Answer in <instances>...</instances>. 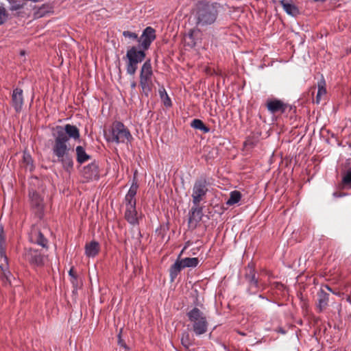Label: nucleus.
Here are the masks:
<instances>
[{
	"label": "nucleus",
	"instance_id": "f257e3e1",
	"mask_svg": "<svg viewBox=\"0 0 351 351\" xmlns=\"http://www.w3.org/2000/svg\"><path fill=\"white\" fill-rule=\"evenodd\" d=\"M52 136L54 138L52 152L57 157V159L53 161L60 162L64 170L70 172L73 167V160L69 154V147L67 142L70 138L75 141L79 140L80 130L74 125H57L52 129Z\"/></svg>",
	"mask_w": 351,
	"mask_h": 351
},
{
	"label": "nucleus",
	"instance_id": "f03ea898",
	"mask_svg": "<svg viewBox=\"0 0 351 351\" xmlns=\"http://www.w3.org/2000/svg\"><path fill=\"white\" fill-rule=\"evenodd\" d=\"M219 7L218 3H199L196 12L197 25L206 26L213 24L218 16Z\"/></svg>",
	"mask_w": 351,
	"mask_h": 351
},
{
	"label": "nucleus",
	"instance_id": "7ed1b4c3",
	"mask_svg": "<svg viewBox=\"0 0 351 351\" xmlns=\"http://www.w3.org/2000/svg\"><path fill=\"white\" fill-rule=\"evenodd\" d=\"M186 315L192 324V330L196 335H201L207 332L208 322L206 316L197 307L192 308Z\"/></svg>",
	"mask_w": 351,
	"mask_h": 351
},
{
	"label": "nucleus",
	"instance_id": "20e7f679",
	"mask_svg": "<svg viewBox=\"0 0 351 351\" xmlns=\"http://www.w3.org/2000/svg\"><path fill=\"white\" fill-rule=\"evenodd\" d=\"M146 56L145 50L133 46L128 49L126 53L127 73L134 75L137 70L138 64L142 62Z\"/></svg>",
	"mask_w": 351,
	"mask_h": 351
},
{
	"label": "nucleus",
	"instance_id": "39448f33",
	"mask_svg": "<svg viewBox=\"0 0 351 351\" xmlns=\"http://www.w3.org/2000/svg\"><path fill=\"white\" fill-rule=\"evenodd\" d=\"M131 139H132V136L123 123L119 121L113 123L110 136L107 138L108 141L119 143H125L126 141H129Z\"/></svg>",
	"mask_w": 351,
	"mask_h": 351
},
{
	"label": "nucleus",
	"instance_id": "423d86ee",
	"mask_svg": "<svg viewBox=\"0 0 351 351\" xmlns=\"http://www.w3.org/2000/svg\"><path fill=\"white\" fill-rule=\"evenodd\" d=\"M207 185L208 182L205 178H200L195 180L191 195L194 206L199 205L200 202L205 199L208 191Z\"/></svg>",
	"mask_w": 351,
	"mask_h": 351
},
{
	"label": "nucleus",
	"instance_id": "0eeeda50",
	"mask_svg": "<svg viewBox=\"0 0 351 351\" xmlns=\"http://www.w3.org/2000/svg\"><path fill=\"white\" fill-rule=\"evenodd\" d=\"M23 256L30 265L34 267H42L44 265V255L38 250L32 248L25 249Z\"/></svg>",
	"mask_w": 351,
	"mask_h": 351
},
{
	"label": "nucleus",
	"instance_id": "6e6552de",
	"mask_svg": "<svg viewBox=\"0 0 351 351\" xmlns=\"http://www.w3.org/2000/svg\"><path fill=\"white\" fill-rule=\"evenodd\" d=\"M29 197L33 212L39 219H41L43 215L44 209L43 198L34 190L29 191Z\"/></svg>",
	"mask_w": 351,
	"mask_h": 351
},
{
	"label": "nucleus",
	"instance_id": "1a4fd4ad",
	"mask_svg": "<svg viewBox=\"0 0 351 351\" xmlns=\"http://www.w3.org/2000/svg\"><path fill=\"white\" fill-rule=\"evenodd\" d=\"M245 278L248 283L247 292L250 294H256L259 289L258 278L256 273L252 267L248 266Z\"/></svg>",
	"mask_w": 351,
	"mask_h": 351
},
{
	"label": "nucleus",
	"instance_id": "9d476101",
	"mask_svg": "<svg viewBox=\"0 0 351 351\" xmlns=\"http://www.w3.org/2000/svg\"><path fill=\"white\" fill-rule=\"evenodd\" d=\"M156 38V31L152 27H147L143 32L142 35L138 39V48L143 50H147L151 43Z\"/></svg>",
	"mask_w": 351,
	"mask_h": 351
},
{
	"label": "nucleus",
	"instance_id": "9b49d317",
	"mask_svg": "<svg viewBox=\"0 0 351 351\" xmlns=\"http://www.w3.org/2000/svg\"><path fill=\"white\" fill-rule=\"evenodd\" d=\"M82 177L86 180H97L99 178V167L95 160L83 167L81 171Z\"/></svg>",
	"mask_w": 351,
	"mask_h": 351
},
{
	"label": "nucleus",
	"instance_id": "f8f14e48",
	"mask_svg": "<svg viewBox=\"0 0 351 351\" xmlns=\"http://www.w3.org/2000/svg\"><path fill=\"white\" fill-rule=\"evenodd\" d=\"M203 217V208L199 205L194 206L189 211V226L195 229Z\"/></svg>",
	"mask_w": 351,
	"mask_h": 351
},
{
	"label": "nucleus",
	"instance_id": "ddd939ff",
	"mask_svg": "<svg viewBox=\"0 0 351 351\" xmlns=\"http://www.w3.org/2000/svg\"><path fill=\"white\" fill-rule=\"evenodd\" d=\"M266 106L268 110L273 114L278 112L282 114L286 111L288 104H285L281 100L271 99L267 101Z\"/></svg>",
	"mask_w": 351,
	"mask_h": 351
},
{
	"label": "nucleus",
	"instance_id": "4468645a",
	"mask_svg": "<svg viewBox=\"0 0 351 351\" xmlns=\"http://www.w3.org/2000/svg\"><path fill=\"white\" fill-rule=\"evenodd\" d=\"M12 106L14 108V110L16 112H19L23 104V90L16 88L14 89L12 95Z\"/></svg>",
	"mask_w": 351,
	"mask_h": 351
},
{
	"label": "nucleus",
	"instance_id": "2eb2a0df",
	"mask_svg": "<svg viewBox=\"0 0 351 351\" xmlns=\"http://www.w3.org/2000/svg\"><path fill=\"white\" fill-rule=\"evenodd\" d=\"M280 5L284 10L289 15L296 16L300 14L298 8L293 3L291 0H281Z\"/></svg>",
	"mask_w": 351,
	"mask_h": 351
},
{
	"label": "nucleus",
	"instance_id": "dca6fc26",
	"mask_svg": "<svg viewBox=\"0 0 351 351\" xmlns=\"http://www.w3.org/2000/svg\"><path fill=\"white\" fill-rule=\"evenodd\" d=\"M318 296V303H317V308L319 313L322 312L328 306V300H329V294L324 291L323 289H322L317 293Z\"/></svg>",
	"mask_w": 351,
	"mask_h": 351
},
{
	"label": "nucleus",
	"instance_id": "f3484780",
	"mask_svg": "<svg viewBox=\"0 0 351 351\" xmlns=\"http://www.w3.org/2000/svg\"><path fill=\"white\" fill-rule=\"evenodd\" d=\"M125 219L132 225H136L138 223L136 206L131 207V208L130 207L126 208L125 212Z\"/></svg>",
	"mask_w": 351,
	"mask_h": 351
},
{
	"label": "nucleus",
	"instance_id": "a211bd4d",
	"mask_svg": "<svg viewBox=\"0 0 351 351\" xmlns=\"http://www.w3.org/2000/svg\"><path fill=\"white\" fill-rule=\"evenodd\" d=\"M31 240L40 245L43 247L47 248V239L44 237L40 231L34 230L32 232Z\"/></svg>",
	"mask_w": 351,
	"mask_h": 351
},
{
	"label": "nucleus",
	"instance_id": "6ab92c4d",
	"mask_svg": "<svg viewBox=\"0 0 351 351\" xmlns=\"http://www.w3.org/2000/svg\"><path fill=\"white\" fill-rule=\"evenodd\" d=\"M199 34L198 30L191 29L184 39L186 45L191 48L195 47L197 43Z\"/></svg>",
	"mask_w": 351,
	"mask_h": 351
},
{
	"label": "nucleus",
	"instance_id": "aec40b11",
	"mask_svg": "<svg viewBox=\"0 0 351 351\" xmlns=\"http://www.w3.org/2000/svg\"><path fill=\"white\" fill-rule=\"evenodd\" d=\"M75 152L76 160L80 165L89 160L91 158V156L86 152L85 149L81 145L76 147Z\"/></svg>",
	"mask_w": 351,
	"mask_h": 351
},
{
	"label": "nucleus",
	"instance_id": "412c9836",
	"mask_svg": "<svg viewBox=\"0 0 351 351\" xmlns=\"http://www.w3.org/2000/svg\"><path fill=\"white\" fill-rule=\"evenodd\" d=\"M140 86L142 88V93L148 97L153 86L152 78H140Z\"/></svg>",
	"mask_w": 351,
	"mask_h": 351
},
{
	"label": "nucleus",
	"instance_id": "4be33fe9",
	"mask_svg": "<svg viewBox=\"0 0 351 351\" xmlns=\"http://www.w3.org/2000/svg\"><path fill=\"white\" fill-rule=\"evenodd\" d=\"M99 252V244L95 241L87 243L85 246V252L88 256H95Z\"/></svg>",
	"mask_w": 351,
	"mask_h": 351
},
{
	"label": "nucleus",
	"instance_id": "5701e85b",
	"mask_svg": "<svg viewBox=\"0 0 351 351\" xmlns=\"http://www.w3.org/2000/svg\"><path fill=\"white\" fill-rule=\"evenodd\" d=\"M182 252L180 254L178 258L176 260L175 263L171 265L169 269L171 280L173 281L180 272L182 269H184L182 264L180 260Z\"/></svg>",
	"mask_w": 351,
	"mask_h": 351
},
{
	"label": "nucleus",
	"instance_id": "b1692460",
	"mask_svg": "<svg viewBox=\"0 0 351 351\" xmlns=\"http://www.w3.org/2000/svg\"><path fill=\"white\" fill-rule=\"evenodd\" d=\"M7 265L8 263L5 265V263H1L0 265V267L2 271V274H1L0 278L3 285L5 286L12 285L11 278L12 276L9 271H6Z\"/></svg>",
	"mask_w": 351,
	"mask_h": 351
},
{
	"label": "nucleus",
	"instance_id": "393cba45",
	"mask_svg": "<svg viewBox=\"0 0 351 351\" xmlns=\"http://www.w3.org/2000/svg\"><path fill=\"white\" fill-rule=\"evenodd\" d=\"M153 75L150 59L147 60L143 64L140 73V78H152Z\"/></svg>",
	"mask_w": 351,
	"mask_h": 351
},
{
	"label": "nucleus",
	"instance_id": "a878e982",
	"mask_svg": "<svg viewBox=\"0 0 351 351\" xmlns=\"http://www.w3.org/2000/svg\"><path fill=\"white\" fill-rule=\"evenodd\" d=\"M6 250V244H5V238L3 234V231L0 233V261H3L5 263V265L8 263V258L5 254Z\"/></svg>",
	"mask_w": 351,
	"mask_h": 351
},
{
	"label": "nucleus",
	"instance_id": "bb28decb",
	"mask_svg": "<svg viewBox=\"0 0 351 351\" xmlns=\"http://www.w3.org/2000/svg\"><path fill=\"white\" fill-rule=\"evenodd\" d=\"M158 93L160 97L166 108H169L172 106L171 100L163 86L159 88Z\"/></svg>",
	"mask_w": 351,
	"mask_h": 351
},
{
	"label": "nucleus",
	"instance_id": "cd10ccee",
	"mask_svg": "<svg viewBox=\"0 0 351 351\" xmlns=\"http://www.w3.org/2000/svg\"><path fill=\"white\" fill-rule=\"evenodd\" d=\"M317 87L318 90L315 99V102L317 104H319L322 96L325 95L326 94V82L323 77L321 79L319 82H318Z\"/></svg>",
	"mask_w": 351,
	"mask_h": 351
},
{
	"label": "nucleus",
	"instance_id": "c85d7f7f",
	"mask_svg": "<svg viewBox=\"0 0 351 351\" xmlns=\"http://www.w3.org/2000/svg\"><path fill=\"white\" fill-rule=\"evenodd\" d=\"M191 126L195 129L199 130L204 133H208L210 131V128L207 127L204 122L198 119H195L191 123Z\"/></svg>",
	"mask_w": 351,
	"mask_h": 351
},
{
	"label": "nucleus",
	"instance_id": "c756f323",
	"mask_svg": "<svg viewBox=\"0 0 351 351\" xmlns=\"http://www.w3.org/2000/svg\"><path fill=\"white\" fill-rule=\"evenodd\" d=\"M241 198V193L239 191H233L230 194V198L226 202V204L228 206L234 205L238 203Z\"/></svg>",
	"mask_w": 351,
	"mask_h": 351
},
{
	"label": "nucleus",
	"instance_id": "7c9ffc66",
	"mask_svg": "<svg viewBox=\"0 0 351 351\" xmlns=\"http://www.w3.org/2000/svg\"><path fill=\"white\" fill-rule=\"evenodd\" d=\"M180 260L182 264L183 268L195 267L199 262L198 258H185Z\"/></svg>",
	"mask_w": 351,
	"mask_h": 351
},
{
	"label": "nucleus",
	"instance_id": "2f4dec72",
	"mask_svg": "<svg viewBox=\"0 0 351 351\" xmlns=\"http://www.w3.org/2000/svg\"><path fill=\"white\" fill-rule=\"evenodd\" d=\"M138 188V181L136 177V173H134V176L133 178L132 184L126 194L129 197H132L136 198L135 196L136 195V192Z\"/></svg>",
	"mask_w": 351,
	"mask_h": 351
},
{
	"label": "nucleus",
	"instance_id": "473e14b6",
	"mask_svg": "<svg viewBox=\"0 0 351 351\" xmlns=\"http://www.w3.org/2000/svg\"><path fill=\"white\" fill-rule=\"evenodd\" d=\"M193 339L191 338L190 335L188 332H184L181 337V343L185 348L189 350V346L192 344Z\"/></svg>",
	"mask_w": 351,
	"mask_h": 351
},
{
	"label": "nucleus",
	"instance_id": "72a5a7b5",
	"mask_svg": "<svg viewBox=\"0 0 351 351\" xmlns=\"http://www.w3.org/2000/svg\"><path fill=\"white\" fill-rule=\"evenodd\" d=\"M10 8V10L15 11L21 9L23 7V4H21L17 0H8Z\"/></svg>",
	"mask_w": 351,
	"mask_h": 351
},
{
	"label": "nucleus",
	"instance_id": "f704fd0d",
	"mask_svg": "<svg viewBox=\"0 0 351 351\" xmlns=\"http://www.w3.org/2000/svg\"><path fill=\"white\" fill-rule=\"evenodd\" d=\"M125 206L127 207H133L136 206V199L134 197H129L128 195H125Z\"/></svg>",
	"mask_w": 351,
	"mask_h": 351
},
{
	"label": "nucleus",
	"instance_id": "c9c22d12",
	"mask_svg": "<svg viewBox=\"0 0 351 351\" xmlns=\"http://www.w3.org/2000/svg\"><path fill=\"white\" fill-rule=\"evenodd\" d=\"M342 184L343 185H350L351 184V171L349 170L347 171L346 175L343 177Z\"/></svg>",
	"mask_w": 351,
	"mask_h": 351
},
{
	"label": "nucleus",
	"instance_id": "e433bc0d",
	"mask_svg": "<svg viewBox=\"0 0 351 351\" xmlns=\"http://www.w3.org/2000/svg\"><path fill=\"white\" fill-rule=\"evenodd\" d=\"M23 162L26 163L27 165H31L32 166V159L31 156L29 154H26L25 152L23 154Z\"/></svg>",
	"mask_w": 351,
	"mask_h": 351
},
{
	"label": "nucleus",
	"instance_id": "4c0bfd02",
	"mask_svg": "<svg viewBox=\"0 0 351 351\" xmlns=\"http://www.w3.org/2000/svg\"><path fill=\"white\" fill-rule=\"evenodd\" d=\"M123 35L125 36V37H128V38H132V39H137L138 38V36L136 33H134V32H131L130 31H124L123 32Z\"/></svg>",
	"mask_w": 351,
	"mask_h": 351
},
{
	"label": "nucleus",
	"instance_id": "58836bf2",
	"mask_svg": "<svg viewBox=\"0 0 351 351\" xmlns=\"http://www.w3.org/2000/svg\"><path fill=\"white\" fill-rule=\"evenodd\" d=\"M272 287L274 289H276L277 290H279V291H284V289H285V287L284 285H282L281 282H275L272 284Z\"/></svg>",
	"mask_w": 351,
	"mask_h": 351
},
{
	"label": "nucleus",
	"instance_id": "ea45409f",
	"mask_svg": "<svg viewBox=\"0 0 351 351\" xmlns=\"http://www.w3.org/2000/svg\"><path fill=\"white\" fill-rule=\"evenodd\" d=\"M5 16H6V14H5V9L0 8V25L3 24L4 23Z\"/></svg>",
	"mask_w": 351,
	"mask_h": 351
},
{
	"label": "nucleus",
	"instance_id": "a19ab883",
	"mask_svg": "<svg viewBox=\"0 0 351 351\" xmlns=\"http://www.w3.org/2000/svg\"><path fill=\"white\" fill-rule=\"evenodd\" d=\"M345 195H346V193H340V192H337H337H335V193H333V195H334V197H342V196H344Z\"/></svg>",
	"mask_w": 351,
	"mask_h": 351
},
{
	"label": "nucleus",
	"instance_id": "79ce46f5",
	"mask_svg": "<svg viewBox=\"0 0 351 351\" xmlns=\"http://www.w3.org/2000/svg\"><path fill=\"white\" fill-rule=\"evenodd\" d=\"M119 343L123 347H125V343L123 342V341L121 339V335H119Z\"/></svg>",
	"mask_w": 351,
	"mask_h": 351
},
{
	"label": "nucleus",
	"instance_id": "37998d69",
	"mask_svg": "<svg viewBox=\"0 0 351 351\" xmlns=\"http://www.w3.org/2000/svg\"><path fill=\"white\" fill-rule=\"evenodd\" d=\"M69 275L73 278H75V274H74V271H73V269H71L70 271H69Z\"/></svg>",
	"mask_w": 351,
	"mask_h": 351
},
{
	"label": "nucleus",
	"instance_id": "c03bdc74",
	"mask_svg": "<svg viewBox=\"0 0 351 351\" xmlns=\"http://www.w3.org/2000/svg\"><path fill=\"white\" fill-rule=\"evenodd\" d=\"M136 87V82L134 81L131 84V88H135Z\"/></svg>",
	"mask_w": 351,
	"mask_h": 351
},
{
	"label": "nucleus",
	"instance_id": "a18cd8bd",
	"mask_svg": "<svg viewBox=\"0 0 351 351\" xmlns=\"http://www.w3.org/2000/svg\"><path fill=\"white\" fill-rule=\"evenodd\" d=\"M311 90L312 91V94H314L315 91V87L313 86L311 88Z\"/></svg>",
	"mask_w": 351,
	"mask_h": 351
},
{
	"label": "nucleus",
	"instance_id": "49530a36",
	"mask_svg": "<svg viewBox=\"0 0 351 351\" xmlns=\"http://www.w3.org/2000/svg\"><path fill=\"white\" fill-rule=\"evenodd\" d=\"M325 288H326V289H327L328 291H331V292L332 291V289H331V288H330V287H328V285H326V286H325Z\"/></svg>",
	"mask_w": 351,
	"mask_h": 351
},
{
	"label": "nucleus",
	"instance_id": "de8ad7c7",
	"mask_svg": "<svg viewBox=\"0 0 351 351\" xmlns=\"http://www.w3.org/2000/svg\"><path fill=\"white\" fill-rule=\"evenodd\" d=\"M313 1H316V2H317V1L324 2V1H326V0H313Z\"/></svg>",
	"mask_w": 351,
	"mask_h": 351
},
{
	"label": "nucleus",
	"instance_id": "09e8293b",
	"mask_svg": "<svg viewBox=\"0 0 351 351\" xmlns=\"http://www.w3.org/2000/svg\"><path fill=\"white\" fill-rule=\"evenodd\" d=\"M259 297H260L261 298H264V297H263L262 295H259Z\"/></svg>",
	"mask_w": 351,
	"mask_h": 351
}]
</instances>
